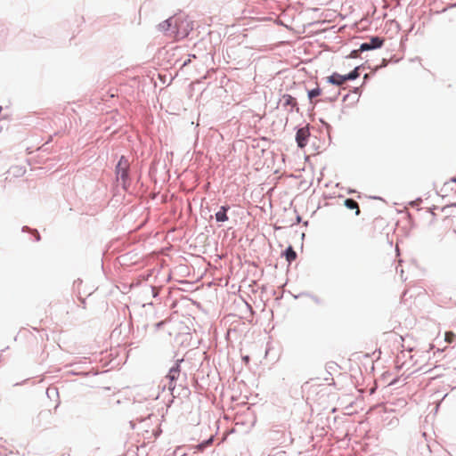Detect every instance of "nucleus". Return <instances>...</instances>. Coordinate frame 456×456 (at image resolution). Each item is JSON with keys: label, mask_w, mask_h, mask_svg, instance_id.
<instances>
[{"label": "nucleus", "mask_w": 456, "mask_h": 456, "mask_svg": "<svg viewBox=\"0 0 456 456\" xmlns=\"http://www.w3.org/2000/svg\"><path fill=\"white\" fill-rule=\"evenodd\" d=\"M310 135L309 129L307 126L302 127L297 130L296 135V141L300 148H304L307 144L308 137Z\"/></svg>", "instance_id": "f257e3e1"}, {"label": "nucleus", "mask_w": 456, "mask_h": 456, "mask_svg": "<svg viewBox=\"0 0 456 456\" xmlns=\"http://www.w3.org/2000/svg\"><path fill=\"white\" fill-rule=\"evenodd\" d=\"M127 161L122 157L117 165V174L122 180H126L127 177Z\"/></svg>", "instance_id": "f03ea898"}, {"label": "nucleus", "mask_w": 456, "mask_h": 456, "mask_svg": "<svg viewBox=\"0 0 456 456\" xmlns=\"http://www.w3.org/2000/svg\"><path fill=\"white\" fill-rule=\"evenodd\" d=\"M328 81L332 85L342 86L345 82L347 81V79L346 75H340L335 72L328 77Z\"/></svg>", "instance_id": "7ed1b4c3"}, {"label": "nucleus", "mask_w": 456, "mask_h": 456, "mask_svg": "<svg viewBox=\"0 0 456 456\" xmlns=\"http://www.w3.org/2000/svg\"><path fill=\"white\" fill-rule=\"evenodd\" d=\"M228 208V207L223 206L221 207V209L216 213V219L217 222H224L228 220V216L226 215Z\"/></svg>", "instance_id": "20e7f679"}, {"label": "nucleus", "mask_w": 456, "mask_h": 456, "mask_svg": "<svg viewBox=\"0 0 456 456\" xmlns=\"http://www.w3.org/2000/svg\"><path fill=\"white\" fill-rule=\"evenodd\" d=\"M281 101H282L283 106H285V107L289 106L291 108H294L297 105L296 99L289 94H284L282 96Z\"/></svg>", "instance_id": "39448f33"}, {"label": "nucleus", "mask_w": 456, "mask_h": 456, "mask_svg": "<svg viewBox=\"0 0 456 456\" xmlns=\"http://www.w3.org/2000/svg\"><path fill=\"white\" fill-rule=\"evenodd\" d=\"M180 374V367L179 364L176 363L175 367L171 368L167 378L169 379L171 381H175L178 379Z\"/></svg>", "instance_id": "423d86ee"}, {"label": "nucleus", "mask_w": 456, "mask_h": 456, "mask_svg": "<svg viewBox=\"0 0 456 456\" xmlns=\"http://www.w3.org/2000/svg\"><path fill=\"white\" fill-rule=\"evenodd\" d=\"M345 206L348 208V209H356V212L355 214L358 216L360 214V209H359V206H358V203L354 200L353 199H347L345 200Z\"/></svg>", "instance_id": "0eeeda50"}, {"label": "nucleus", "mask_w": 456, "mask_h": 456, "mask_svg": "<svg viewBox=\"0 0 456 456\" xmlns=\"http://www.w3.org/2000/svg\"><path fill=\"white\" fill-rule=\"evenodd\" d=\"M285 256L289 263L293 262L297 258V253L291 246H289L285 251Z\"/></svg>", "instance_id": "6e6552de"}, {"label": "nucleus", "mask_w": 456, "mask_h": 456, "mask_svg": "<svg viewBox=\"0 0 456 456\" xmlns=\"http://www.w3.org/2000/svg\"><path fill=\"white\" fill-rule=\"evenodd\" d=\"M377 41V45H370V43H363L360 46V51H367L380 47V43Z\"/></svg>", "instance_id": "1a4fd4ad"}, {"label": "nucleus", "mask_w": 456, "mask_h": 456, "mask_svg": "<svg viewBox=\"0 0 456 456\" xmlns=\"http://www.w3.org/2000/svg\"><path fill=\"white\" fill-rule=\"evenodd\" d=\"M359 67H356L352 72L346 75L347 80H354L356 79L360 74H359Z\"/></svg>", "instance_id": "9d476101"}, {"label": "nucleus", "mask_w": 456, "mask_h": 456, "mask_svg": "<svg viewBox=\"0 0 456 456\" xmlns=\"http://www.w3.org/2000/svg\"><path fill=\"white\" fill-rule=\"evenodd\" d=\"M456 335L452 331H446L444 334V340L451 344L454 341Z\"/></svg>", "instance_id": "9b49d317"}, {"label": "nucleus", "mask_w": 456, "mask_h": 456, "mask_svg": "<svg viewBox=\"0 0 456 456\" xmlns=\"http://www.w3.org/2000/svg\"><path fill=\"white\" fill-rule=\"evenodd\" d=\"M321 94L320 88H314L308 92V97L312 101L314 97H317Z\"/></svg>", "instance_id": "f8f14e48"}, {"label": "nucleus", "mask_w": 456, "mask_h": 456, "mask_svg": "<svg viewBox=\"0 0 456 456\" xmlns=\"http://www.w3.org/2000/svg\"><path fill=\"white\" fill-rule=\"evenodd\" d=\"M213 442V438L210 437L208 440L198 444L196 447L199 451H202L204 448H206L207 446H208L209 444H211Z\"/></svg>", "instance_id": "ddd939ff"}, {"label": "nucleus", "mask_w": 456, "mask_h": 456, "mask_svg": "<svg viewBox=\"0 0 456 456\" xmlns=\"http://www.w3.org/2000/svg\"><path fill=\"white\" fill-rule=\"evenodd\" d=\"M170 27V23H169V20H166L164 21L163 23L159 24V28L161 29H164V30H167L168 29V28Z\"/></svg>", "instance_id": "4468645a"}, {"label": "nucleus", "mask_w": 456, "mask_h": 456, "mask_svg": "<svg viewBox=\"0 0 456 456\" xmlns=\"http://www.w3.org/2000/svg\"><path fill=\"white\" fill-rule=\"evenodd\" d=\"M376 40H378L380 43V46H381L382 44H383V40L379 39V37H372L370 44V45H377V41Z\"/></svg>", "instance_id": "2eb2a0df"}, {"label": "nucleus", "mask_w": 456, "mask_h": 456, "mask_svg": "<svg viewBox=\"0 0 456 456\" xmlns=\"http://www.w3.org/2000/svg\"><path fill=\"white\" fill-rule=\"evenodd\" d=\"M352 56H354V57L356 56V51H353Z\"/></svg>", "instance_id": "dca6fc26"}, {"label": "nucleus", "mask_w": 456, "mask_h": 456, "mask_svg": "<svg viewBox=\"0 0 456 456\" xmlns=\"http://www.w3.org/2000/svg\"><path fill=\"white\" fill-rule=\"evenodd\" d=\"M452 182L456 183V177L452 179Z\"/></svg>", "instance_id": "f3484780"}]
</instances>
